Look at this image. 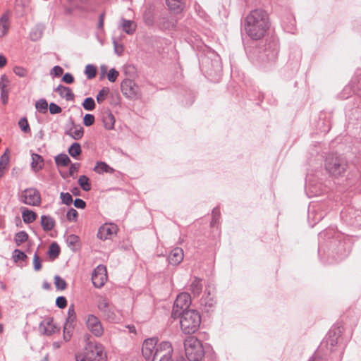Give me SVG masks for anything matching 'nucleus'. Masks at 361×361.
<instances>
[{
  "label": "nucleus",
  "instance_id": "1",
  "mask_svg": "<svg viewBox=\"0 0 361 361\" xmlns=\"http://www.w3.org/2000/svg\"><path fill=\"white\" fill-rule=\"evenodd\" d=\"M173 348L169 341L158 344L157 338L145 339L142 346V355L146 360L172 361Z\"/></svg>",
  "mask_w": 361,
  "mask_h": 361
},
{
  "label": "nucleus",
  "instance_id": "2",
  "mask_svg": "<svg viewBox=\"0 0 361 361\" xmlns=\"http://www.w3.org/2000/svg\"><path fill=\"white\" fill-rule=\"evenodd\" d=\"M269 25V16L262 9L251 11L245 20V31L253 39H259L263 37Z\"/></svg>",
  "mask_w": 361,
  "mask_h": 361
},
{
  "label": "nucleus",
  "instance_id": "3",
  "mask_svg": "<svg viewBox=\"0 0 361 361\" xmlns=\"http://www.w3.org/2000/svg\"><path fill=\"white\" fill-rule=\"evenodd\" d=\"M324 169L329 176L340 178L348 169L347 161L337 154H329L324 161Z\"/></svg>",
  "mask_w": 361,
  "mask_h": 361
},
{
  "label": "nucleus",
  "instance_id": "4",
  "mask_svg": "<svg viewBox=\"0 0 361 361\" xmlns=\"http://www.w3.org/2000/svg\"><path fill=\"white\" fill-rule=\"evenodd\" d=\"M179 314L180 328L185 334H193L197 331L201 323V317L197 311L189 310Z\"/></svg>",
  "mask_w": 361,
  "mask_h": 361
},
{
  "label": "nucleus",
  "instance_id": "5",
  "mask_svg": "<svg viewBox=\"0 0 361 361\" xmlns=\"http://www.w3.org/2000/svg\"><path fill=\"white\" fill-rule=\"evenodd\" d=\"M106 355L102 345L89 342L82 353L76 355V361H105Z\"/></svg>",
  "mask_w": 361,
  "mask_h": 361
},
{
  "label": "nucleus",
  "instance_id": "6",
  "mask_svg": "<svg viewBox=\"0 0 361 361\" xmlns=\"http://www.w3.org/2000/svg\"><path fill=\"white\" fill-rule=\"evenodd\" d=\"M185 352L190 361H201L204 356V350L200 340L190 336L184 342Z\"/></svg>",
  "mask_w": 361,
  "mask_h": 361
},
{
  "label": "nucleus",
  "instance_id": "7",
  "mask_svg": "<svg viewBox=\"0 0 361 361\" xmlns=\"http://www.w3.org/2000/svg\"><path fill=\"white\" fill-rule=\"evenodd\" d=\"M22 202L30 206H39L41 204V195L35 188L24 190L20 196Z\"/></svg>",
  "mask_w": 361,
  "mask_h": 361
},
{
  "label": "nucleus",
  "instance_id": "8",
  "mask_svg": "<svg viewBox=\"0 0 361 361\" xmlns=\"http://www.w3.org/2000/svg\"><path fill=\"white\" fill-rule=\"evenodd\" d=\"M121 91L130 99H137L141 95L139 86L131 80H126L121 83Z\"/></svg>",
  "mask_w": 361,
  "mask_h": 361
},
{
  "label": "nucleus",
  "instance_id": "9",
  "mask_svg": "<svg viewBox=\"0 0 361 361\" xmlns=\"http://www.w3.org/2000/svg\"><path fill=\"white\" fill-rule=\"evenodd\" d=\"M85 322L87 329L95 336L100 337L103 335L104 328L97 317L94 314H88Z\"/></svg>",
  "mask_w": 361,
  "mask_h": 361
},
{
  "label": "nucleus",
  "instance_id": "10",
  "mask_svg": "<svg viewBox=\"0 0 361 361\" xmlns=\"http://www.w3.org/2000/svg\"><path fill=\"white\" fill-rule=\"evenodd\" d=\"M97 307L104 316L109 319H114V307L106 297L99 296L98 298Z\"/></svg>",
  "mask_w": 361,
  "mask_h": 361
},
{
  "label": "nucleus",
  "instance_id": "11",
  "mask_svg": "<svg viewBox=\"0 0 361 361\" xmlns=\"http://www.w3.org/2000/svg\"><path fill=\"white\" fill-rule=\"evenodd\" d=\"M191 302L190 296L188 293H180L174 302L173 310L176 313L178 312V310L184 311L188 310L187 309L190 306Z\"/></svg>",
  "mask_w": 361,
  "mask_h": 361
},
{
  "label": "nucleus",
  "instance_id": "12",
  "mask_svg": "<svg viewBox=\"0 0 361 361\" xmlns=\"http://www.w3.org/2000/svg\"><path fill=\"white\" fill-rule=\"evenodd\" d=\"M65 134L73 140H78L83 137L84 129L80 124H75L73 122H71L66 126Z\"/></svg>",
  "mask_w": 361,
  "mask_h": 361
},
{
  "label": "nucleus",
  "instance_id": "13",
  "mask_svg": "<svg viewBox=\"0 0 361 361\" xmlns=\"http://www.w3.org/2000/svg\"><path fill=\"white\" fill-rule=\"evenodd\" d=\"M10 80L6 75H2L0 78V90L1 100L4 104H6L8 101L9 90L8 88Z\"/></svg>",
  "mask_w": 361,
  "mask_h": 361
},
{
  "label": "nucleus",
  "instance_id": "14",
  "mask_svg": "<svg viewBox=\"0 0 361 361\" xmlns=\"http://www.w3.org/2000/svg\"><path fill=\"white\" fill-rule=\"evenodd\" d=\"M116 233V226L114 224H104L102 226L97 233V237L101 240L110 238Z\"/></svg>",
  "mask_w": 361,
  "mask_h": 361
},
{
  "label": "nucleus",
  "instance_id": "15",
  "mask_svg": "<svg viewBox=\"0 0 361 361\" xmlns=\"http://www.w3.org/2000/svg\"><path fill=\"white\" fill-rule=\"evenodd\" d=\"M184 253L180 247H176L171 250L168 257L169 264L172 265L179 264L183 259Z\"/></svg>",
  "mask_w": 361,
  "mask_h": 361
},
{
  "label": "nucleus",
  "instance_id": "16",
  "mask_svg": "<svg viewBox=\"0 0 361 361\" xmlns=\"http://www.w3.org/2000/svg\"><path fill=\"white\" fill-rule=\"evenodd\" d=\"M107 272H93L92 281L96 288H101L107 281Z\"/></svg>",
  "mask_w": 361,
  "mask_h": 361
},
{
  "label": "nucleus",
  "instance_id": "17",
  "mask_svg": "<svg viewBox=\"0 0 361 361\" xmlns=\"http://www.w3.org/2000/svg\"><path fill=\"white\" fill-rule=\"evenodd\" d=\"M10 13L5 12L0 18V37L6 36L9 29Z\"/></svg>",
  "mask_w": 361,
  "mask_h": 361
},
{
  "label": "nucleus",
  "instance_id": "18",
  "mask_svg": "<svg viewBox=\"0 0 361 361\" xmlns=\"http://www.w3.org/2000/svg\"><path fill=\"white\" fill-rule=\"evenodd\" d=\"M169 9L175 13L181 12L185 4V0H165Z\"/></svg>",
  "mask_w": 361,
  "mask_h": 361
},
{
  "label": "nucleus",
  "instance_id": "19",
  "mask_svg": "<svg viewBox=\"0 0 361 361\" xmlns=\"http://www.w3.org/2000/svg\"><path fill=\"white\" fill-rule=\"evenodd\" d=\"M56 92H58L62 98L66 99L67 101H72L74 99V94L71 88L68 87L60 85L56 87Z\"/></svg>",
  "mask_w": 361,
  "mask_h": 361
},
{
  "label": "nucleus",
  "instance_id": "20",
  "mask_svg": "<svg viewBox=\"0 0 361 361\" xmlns=\"http://www.w3.org/2000/svg\"><path fill=\"white\" fill-rule=\"evenodd\" d=\"M41 225L44 231H51L55 226L54 219L50 216L42 215L41 216Z\"/></svg>",
  "mask_w": 361,
  "mask_h": 361
},
{
  "label": "nucleus",
  "instance_id": "21",
  "mask_svg": "<svg viewBox=\"0 0 361 361\" xmlns=\"http://www.w3.org/2000/svg\"><path fill=\"white\" fill-rule=\"evenodd\" d=\"M37 215L35 212L28 209H24L22 212V218L25 224H30L36 220Z\"/></svg>",
  "mask_w": 361,
  "mask_h": 361
},
{
  "label": "nucleus",
  "instance_id": "22",
  "mask_svg": "<svg viewBox=\"0 0 361 361\" xmlns=\"http://www.w3.org/2000/svg\"><path fill=\"white\" fill-rule=\"evenodd\" d=\"M41 328L47 334H51L54 333L56 329L53 320L51 319H47L44 320L41 324Z\"/></svg>",
  "mask_w": 361,
  "mask_h": 361
},
{
  "label": "nucleus",
  "instance_id": "23",
  "mask_svg": "<svg viewBox=\"0 0 361 361\" xmlns=\"http://www.w3.org/2000/svg\"><path fill=\"white\" fill-rule=\"evenodd\" d=\"M31 166L35 171L41 170L43 166V159L42 157L37 154H32Z\"/></svg>",
  "mask_w": 361,
  "mask_h": 361
},
{
  "label": "nucleus",
  "instance_id": "24",
  "mask_svg": "<svg viewBox=\"0 0 361 361\" xmlns=\"http://www.w3.org/2000/svg\"><path fill=\"white\" fill-rule=\"evenodd\" d=\"M121 26L123 30L129 35L133 34L136 29V24L133 21L125 19H122Z\"/></svg>",
  "mask_w": 361,
  "mask_h": 361
},
{
  "label": "nucleus",
  "instance_id": "25",
  "mask_svg": "<svg viewBox=\"0 0 361 361\" xmlns=\"http://www.w3.org/2000/svg\"><path fill=\"white\" fill-rule=\"evenodd\" d=\"M97 173H112L114 170L105 162H98L94 169Z\"/></svg>",
  "mask_w": 361,
  "mask_h": 361
},
{
  "label": "nucleus",
  "instance_id": "26",
  "mask_svg": "<svg viewBox=\"0 0 361 361\" xmlns=\"http://www.w3.org/2000/svg\"><path fill=\"white\" fill-rule=\"evenodd\" d=\"M104 126L107 130H111L114 127L115 118L111 113L106 114L103 117Z\"/></svg>",
  "mask_w": 361,
  "mask_h": 361
},
{
  "label": "nucleus",
  "instance_id": "27",
  "mask_svg": "<svg viewBox=\"0 0 361 361\" xmlns=\"http://www.w3.org/2000/svg\"><path fill=\"white\" fill-rule=\"evenodd\" d=\"M202 285L201 283V280L199 279H195L191 285L190 290L195 295H198L202 291Z\"/></svg>",
  "mask_w": 361,
  "mask_h": 361
},
{
  "label": "nucleus",
  "instance_id": "28",
  "mask_svg": "<svg viewBox=\"0 0 361 361\" xmlns=\"http://www.w3.org/2000/svg\"><path fill=\"white\" fill-rule=\"evenodd\" d=\"M9 162V155L4 153L0 158V178L4 174V170L7 168Z\"/></svg>",
  "mask_w": 361,
  "mask_h": 361
},
{
  "label": "nucleus",
  "instance_id": "29",
  "mask_svg": "<svg viewBox=\"0 0 361 361\" xmlns=\"http://www.w3.org/2000/svg\"><path fill=\"white\" fill-rule=\"evenodd\" d=\"M78 184L82 188V189L85 191H89L91 189L90 179L87 176H86L85 175L80 176L79 177Z\"/></svg>",
  "mask_w": 361,
  "mask_h": 361
},
{
  "label": "nucleus",
  "instance_id": "30",
  "mask_svg": "<svg viewBox=\"0 0 361 361\" xmlns=\"http://www.w3.org/2000/svg\"><path fill=\"white\" fill-rule=\"evenodd\" d=\"M28 239V235L25 231H19L15 235L14 240L17 245H20L22 243L27 241Z\"/></svg>",
  "mask_w": 361,
  "mask_h": 361
},
{
  "label": "nucleus",
  "instance_id": "31",
  "mask_svg": "<svg viewBox=\"0 0 361 361\" xmlns=\"http://www.w3.org/2000/svg\"><path fill=\"white\" fill-rule=\"evenodd\" d=\"M81 147L80 145L78 142H74L71 145L68 149L69 154L73 157H76L77 156L81 154Z\"/></svg>",
  "mask_w": 361,
  "mask_h": 361
},
{
  "label": "nucleus",
  "instance_id": "32",
  "mask_svg": "<svg viewBox=\"0 0 361 361\" xmlns=\"http://www.w3.org/2000/svg\"><path fill=\"white\" fill-rule=\"evenodd\" d=\"M60 253V247L56 243H52L49 248L48 254L51 258H56Z\"/></svg>",
  "mask_w": 361,
  "mask_h": 361
},
{
  "label": "nucleus",
  "instance_id": "33",
  "mask_svg": "<svg viewBox=\"0 0 361 361\" xmlns=\"http://www.w3.org/2000/svg\"><path fill=\"white\" fill-rule=\"evenodd\" d=\"M56 163L58 166H66L71 162L69 157L66 154H59L56 157Z\"/></svg>",
  "mask_w": 361,
  "mask_h": 361
},
{
  "label": "nucleus",
  "instance_id": "34",
  "mask_svg": "<svg viewBox=\"0 0 361 361\" xmlns=\"http://www.w3.org/2000/svg\"><path fill=\"white\" fill-rule=\"evenodd\" d=\"M79 242V237L75 235H70L66 238V243L71 250H74L77 247V245Z\"/></svg>",
  "mask_w": 361,
  "mask_h": 361
},
{
  "label": "nucleus",
  "instance_id": "35",
  "mask_svg": "<svg viewBox=\"0 0 361 361\" xmlns=\"http://www.w3.org/2000/svg\"><path fill=\"white\" fill-rule=\"evenodd\" d=\"M35 108L41 113H45L47 111L48 103L44 99H40L35 103Z\"/></svg>",
  "mask_w": 361,
  "mask_h": 361
},
{
  "label": "nucleus",
  "instance_id": "36",
  "mask_svg": "<svg viewBox=\"0 0 361 361\" xmlns=\"http://www.w3.org/2000/svg\"><path fill=\"white\" fill-rule=\"evenodd\" d=\"M82 105L87 111H92L95 108V102L92 97L85 99Z\"/></svg>",
  "mask_w": 361,
  "mask_h": 361
},
{
  "label": "nucleus",
  "instance_id": "37",
  "mask_svg": "<svg viewBox=\"0 0 361 361\" xmlns=\"http://www.w3.org/2000/svg\"><path fill=\"white\" fill-rule=\"evenodd\" d=\"M85 73L88 79H92L97 73V68L94 66L88 64L85 67Z\"/></svg>",
  "mask_w": 361,
  "mask_h": 361
},
{
  "label": "nucleus",
  "instance_id": "38",
  "mask_svg": "<svg viewBox=\"0 0 361 361\" xmlns=\"http://www.w3.org/2000/svg\"><path fill=\"white\" fill-rule=\"evenodd\" d=\"M73 331V326L71 325L70 323H65L63 334L64 338L66 340H69Z\"/></svg>",
  "mask_w": 361,
  "mask_h": 361
},
{
  "label": "nucleus",
  "instance_id": "39",
  "mask_svg": "<svg viewBox=\"0 0 361 361\" xmlns=\"http://www.w3.org/2000/svg\"><path fill=\"white\" fill-rule=\"evenodd\" d=\"M60 197L63 204L69 205L73 202L72 196L68 192H61Z\"/></svg>",
  "mask_w": 361,
  "mask_h": 361
},
{
  "label": "nucleus",
  "instance_id": "40",
  "mask_svg": "<svg viewBox=\"0 0 361 361\" xmlns=\"http://www.w3.org/2000/svg\"><path fill=\"white\" fill-rule=\"evenodd\" d=\"M13 72L16 75L20 78H25L27 75L28 71L26 68L20 66H15Z\"/></svg>",
  "mask_w": 361,
  "mask_h": 361
},
{
  "label": "nucleus",
  "instance_id": "41",
  "mask_svg": "<svg viewBox=\"0 0 361 361\" xmlns=\"http://www.w3.org/2000/svg\"><path fill=\"white\" fill-rule=\"evenodd\" d=\"M78 213L75 209H70L66 214V218L69 221H76Z\"/></svg>",
  "mask_w": 361,
  "mask_h": 361
},
{
  "label": "nucleus",
  "instance_id": "42",
  "mask_svg": "<svg viewBox=\"0 0 361 361\" xmlns=\"http://www.w3.org/2000/svg\"><path fill=\"white\" fill-rule=\"evenodd\" d=\"M54 281H55V285H56V287L57 289L62 290L66 288V281L63 279L60 278L59 276H56L54 278Z\"/></svg>",
  "mask_w": 361,
  "mask_h": 361
},
{
  "label": "nucleus",
  "instance_id": "43",
  "mask_svg": "<svg viewBox=\"0 0 361 361\" xmlns=\"http://www.w3.org/2000/svg\"><path fill=\"white\" fill-rule=\"evenodd\" d=\"M18 126L21 130L23 131L24 133H28L30 130L28 122L25 118L20 119L18 122Z\"/></svg>",
  "mask_w": 361,
  "mask_h": 361
},
{
  "label": "nucleus",
  "instance_id": "44",
  "mask_svg": "<svg viewBox=\"0 0 361 361\" xmlns=\"http://www.w3.org/2000/svg\"><path fill=\"white\" fill-rule=\"evenodd\" d=\"M109 93V89L108 88H103L101 90L99 93L97 95V101L98 103H102L107 96Z\"/></svg>",
  "mask_w": 361,
  "mask_h": 361
},
{
  "label": "nucleus",
  "instance_id": "45",
  "mask_svg": "<svg viewBox=\"0 0 361 361\" xmlns=\"http://www.w3.org/2000/svg\"><path fill=\"white\" fill-rule=\"evenodd\" d=\"M119 75V73L118 71H117L116 69L114 68H111L108 74H107V78H108V80L110 81V82H115L116 80L117 79L118 76Z\"/></svg>",
  "mask_w": 361,
  "mask_h": 361
},
{
  "label": "nucleus",
  "instance_id": "46",
  "mask_svg": "<svg viewBox=\"0 0 361 361\" xmlns=\"http://www.w3.org/2000/svg\"><path fill=\"white\" fill-rule=\"evenodd\" d=\"M94 116L92 114H86L83 118V123L85 126H90L94 123Z\"/></svg>",
  "mask_w": 361,
  "mask_h": 361
},
{
  "label": "nucleus",
  "instance_id": "47",
  "mask_svg": "<svg viewBox=\"0 0 361 361\" xmlns=\"http://www.w3.org/2000/svg\"><path fill=\"white\" fill-rule=\"evenodd\" d=\"M49 112L51 114H60L62 111V109L54 103H51L49 105Z\"/></svg>",
  "mask_w": 361,
  "mask_h": 361
},
{
  "label": "nucleus",
  "instance_id": "48",
  "mask_svg": "<svg viewBox=\"0 0 361 361\" xmlns=\"http://www.w3.org/2000/svg\"><path fill=\"white\" fill-rule=\"evenodd\" d=\"M56 303L59 308H64L67 305V300L66 298L61 296L56 298Z\"/></svg>",
  "mask_w": 361,
  "mask_h": 361
},
{
  "label": "nucleus",
  "instance_id": "49",
  "mask_svg": "<svg viewBox=\"0 0 361 361\" xmlns=\"http://www.w3.org/2000/svg\"><path fill=\"white\" fill-rule=\"evenodd\" d=\"M13 257L16 260H23L25 258H26V255L19 250H16L14 251Z\"/></svg>",
  "mask_w": 361,
  "mask_h": 361
},
{
  "label": "nucleus",
  "instance_id": "50",
  "mask_svg": "<svg viewBox=\"0 0 361 361\" xmlns=\"http://www.w3.org/2000/svg\"><path fill=\"white\" fill-rule=\"evenodd\" d=\"M63 70L61 67L56 66L52 68L51 74L54 75V76L59 77L63 74Z\"/></svg>",
  "mask_w": 361,
  "mask_h": 361
},
{
  "label": "nucleus",
  "instance_id": "51",
  "mask_svg": "<svg viewBox=\"0 0 361 361\" xmlns=\"http://www.w3.org/2000/svg\"><path fill=\"white\" fill-rule=\"evenodd\" d=\"M114 47L115 52L118 55H121L123 52L124 47L122 44H118L115 40L114 41Z\"/></svg>",
  "mask_w": 361,
  "mask_h": 361
},
{
  "label": "nucleus",
  "instance_id": "52",
  "mask_svg": "<svg viewBox=\"0 0 361 361\" xmlns=\"http://www.w3.org/2000/svg\"><path fill=\"white\" fill-rule=\"evenodd\" d=\"M62 80L67 84H71L74 81V78L71 73H67L63 75Z\"/></svg>",
  "mask_w": 361,
  "mask_h": 361
},
{
  "label": "nucleus",
  "instance_id": "53",
  "mask_svg": "<svg viewBox=\"0 0 361 361\" xmlns=\"http://www.w3.org/2000/svg\"><path fill=\"white\" fill-rule=\"evenodd\" d=\"M74 205L78 209H84L86 206V203L82 199H75L74 201Z\"/></svg>",
  "mask_w": 361,
  "mask_h": 361
},
{
  "label": "nucleus",
  "instance_id": "54",
  "mask_svg": "<svg viewBox=\"0 0 361 361\" xmlns=\"http://www.w3.org/2000/svg\"><path fill=\"white\" fill-rule=\"evenodd\" d=\"M33 265H34L35 269H36V270L41 269V261H40L39 257L36 254L34 255Z\"/></svg>",
  "mask_w": 361,
  "mask_h": 361
},
{
  "label": "nucleus",
  "instance_id": "55",
  "mask_svg": "<svg viewBox=\"0 0 361 361\" xmlns=\"http://www.w3.org/2000/svg\"><path fill=\"white\" fill-rule=\"evenodd\" d=\"M79 164H71V167H70V173L71 174H73V173L76 172L78 171V169H79Z\"/></svg>",
  "mask_w": 361,
  "mask_h": 361
},
{
  "label": "nucleus",
  "instance_id": "56",
  "mask_svg": "<svg viewBox=\"0 0 361 361\" xmlns=\"http://www.w3.org/2000/svg\"><path fill=\"white\" fill-rule=\"evenodd\" d=\"M6 58L3 55H0V68L4 67L6 64Z\"/></svg>",
  "mask_w": 361,
  "mask_h": 361
},
{
  "label": "nucleus",
  "instance_id": "57",
  "mask_svg": "<svg viewBox=\"0 0 361 361\" xmlns=\"http://www.w3.org/2000/svg\"><path fill=\"white\" fill-rule=\"evenodd\" d=\"M68 317H75V312L74 310L73 305H71L69 307L68 311Z\"/></svg>",
  "mask_w": 361,
  "mask_h": 361
},
{
  "label": "nucleus",
  "instance_id": "58",
  "mask_svg": "<svg viewBox=\"0 0 361 361\" xmlns=\"http://www.w3.org/2000/svg\"><path fill=\"white\" fill-rule=\"evenodd\" d=\"M75 321V317H68L66 323H70L71 325L73 326Z\"/></svg>",
  "mask_w": 361,
  "mask_h": 361
},
{
  "label": "nucleus",
  "instance_id": "59",
  "mask_svg": "<svg viewBox=\"0 0 361 361\" xmlns=\"http://www.w3.org/2000/svg\"><path fill=\"white\" fill-rule=\"evenodd\" d=\"M95 271H106V268L105 266L100 264L97 266V269Z\"/></svg>",
  "mask_w": 361,
  "mask_h": 361
},
{
  "label": "nucleus",
  "instance_id": "60",
  "mask_svg": "<svg viewBox=\"0 0 361 361\" xmlns=\"http://www.w3.org/2000/svg\"><path fill=\"white\" fill-rule=\"evenodd\" d=\"M30 37L32 40H37L38 38H39L40 35H37L36 34L31 32Z\"/></svg>",
  "mask_w": 361,
  "mask_h": 361
},
{
  "label": "nucleus",
  "instance_id": "61",
  "mask_svg": "<svg viewBox=\"0 0 361 361\" xmlns=\"http://www.w3.org/2000/svg\"><path fill=\"white\" fill-rule=\"evenodd\" d=\"M100 71H101V73L104 75L106 71V66H104V65L101 66Z\"/></svg>",
  "mask_w": 361,
  "mask_h": 361
},
{
  "label": "nucleus",
  "instance_id": "62",
  "mask_svg": "<svg viewBox=\"0 0 361 361\" xmlns=\"http://www.w3.org/2000/svg\"><path fill=\"white\" fill-rule=\"evenodd\" d=\"M4 329V325L0 323V334L3 333Z\"/></svg>",
  "mask_w": 361,
  "mask_h": 361
},
{
  "label": "nucleus",
  "instance_id": "63",
  "mask_svg": "<svg viewBox=\"0 0 361 361\" xmlns=\"http://www.w3.org/2000/svg\"><path fill=\"white\" fill-rule=\"evenodd\" d=\"M77 191H78V188H75L72 192H73V195H78Z\"/></svg>",
  "mask_w": 361,
  "mask_h": 361
},
{
  "label": "nucleus",
  "instance_id": "64",
  "mask_svg": "<svg viewBox=\"0 0 361 361\" xmlns=\"http://www.w3.org/2000/svg\"><path fill=\"white\" fill-rule=\"evenodd\" d=\"M130 331L131 332H135V327H134V326H133V327L130 328Z\"/></svg>",
  "mask_w": 361,
  "mask_h": 361
}]
</instances>
